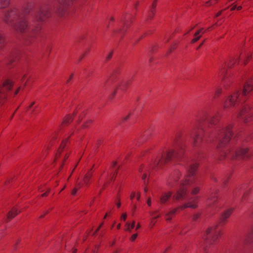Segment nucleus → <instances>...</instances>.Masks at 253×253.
Masks as SVG:
<instances>
[{"mask_svg": "<svg viewBox=\"0 0 253 253\" xmlns=\"http://www.w3.org/2000/svg\"><path fill=\"white\" fill-rule=\"evenodd\" d=\"M172 196V192L168 191L164 192L160 196L159 198V202L161 205H165L167 202L170 200V197Z\"/></svg>", "mask_w": 253, "mask_h": 253, "instance_id": "obj_18", "label": "nucleus"}, {"mask_svg": "<svg viewBox=\"0 0 253 253\" xmlns=\"http://www.w3.org/2000/svg\"><path fill=\"white\" fill-rule=\"evenodd\" d=\"M133 19L134 17L129 13H126L121 18L120 21L123 23V26L119 30L114 31V34L120 35L121 40L123 38L127 29L130 27Z\"/></svg>", "mask_w": 253, "mask_h": 253, "instance_id": "obj_8", "label": "nucleus"}, {"mask_svg": "<svg viewBox=\"0 0 253 253\" xmlns=\"http://www.w3.org/2000/svg\"><path fill=\"white\" fill-rule=\"evenodd\" d=\"M102 143H103V140L101 139H99L97 140V145L100 146V145H101L102 144Z\"/></svg>", "mask_w": 253, "mask_h": 253, "instance_id": "obj_62", "label": "nucleus"}, {"mask_svg": "<svg viewBox=\"0 0 253 253\" xmlns=\"http://www.w3.org/2000/svg\"><path fill=\"white\" fill-rule=\"evenodd\" d=\"M200 215H201L200 213H198L194 214L193 216V219H192L193 221H197V220L198 218H199V217H200Z\"/></svg>", "mask_w": 253, "mask_h": 253, "instance_id": "obj_48", "label": "nucleus"}, {"mask_svg": "<svg viewBox=\"0 0 253 253\" xmlns=\"http://www.w3.org/2000/svg\"><path fill=\"white\" fill-rule=\"evenodd\" d=\"M126 217H127L126 213H125L122 214L121 218H122V219H123V220L125 221V220H126Z\"/></svg>", "mask_w": 253, "mask_h": 253, "instance_id": "obj_59", "label": "nucleus"}, {"mask_svg": "<svg viewBox=\"0 0 253 253\" xmlns=\"http://www.w3.org/2000/svg\"><path fill=\"white\" fill-rule=\"evenodd\" d=\"M178 211L177 209L175 208L172 209L171 211L168 212V216L170 215L172 217L174 216L176 213Z\"/></svg>", "mask_w": 253, "mask_h": 253, "instance_id": "obj_36", "label": "nucleus"}, {"mask_svg": "<svg viewBox=\"0 0 253 253\" xmlns=\"http://www.w3.org/2000/svg\"><path fill=\"white\" fill-rule=\"evenodd\" d=\"M200 191V188L199 187H196L193 188V189L191 191V194L193 195H196L199 193Z\"/></svg>", "mask_w": 253, "mask_h": 253, "instance_id": "obj_41", "label": "nucleus"}, {"mask_svg": "<svg viewBox=\"0 0 253 253\" xmlns=\"http://www.w3.org/2000/svg\"><path fill=\"white\" fill-rule=\"evenodd\" d=\"M68 157H69V155L67 154V155H66V156H65V158H64V160H63V164H62V165L61 166V167H60V169H61L63 168V165H64V162H65V161L66 160V159L68 158Z\"/></svg>", "mask_w": 253, "mask_h": 253, "instance_id": "obj_60", "label": "nucleus"}, {"mask_svg": "<svg viewBox=\"0 0 253 253\" xmlns=\"http://www.w3.org/2000/svg\"><path fill=\"white\" fill-rule=\"evenodd\" d=\"M131 115V113H129L128 115H127L126 116L124 117L122 119V120L120 121V124L122 123L125 122L127 121L128 119L130 118V116Z\"/></svg>", "mask_w": 253, "mask_h": 253, "instance_id": "obj_39", "label": "nucleus"}, {"mask_svg": "<svg viewBox=\"0 0 253 253\" xmlns=\"http://www.w3.org/2000/svg\"><path fill=\"white\" fill-rule=\"evenodd\" d=\"M137 237V233L133 234L130 239V241L132 242L134 241L136 239Z\"/></svg>", "mask_w": 253, "mask_h": 253, "instance_id": "obj_52", "label": "nucleus"}, {"mask_svg": "<svg viewBox=\"0 0 253 253\" xmlns=\"http://www.w3.org/2000/svg\"><path fill=\"white\" fill-rule=\"evenodd\" d=\"M135 196V193L134 192H132L131 193V195L130 196V198L131 200H132L134 197Z\"/></svg>", "mask_w": 253, "mask_h": 253, "instance_id": "obj_61", "label": "nucleus"}, {"mask_svg": "<svg viewBox=\"0 0 253 253\" xmlns=\"http://www.w3.org/2000/svg\"><path fill=\"white\" fill-rule=\"evenodd\" d=\"M155 12L156 11L154 10L151 9L148 15V19H152L155 14Z\"/></svg>", "mask_w": 253, "mask_h": 253, "instance_id": "obj_34", "label": "nucleus"}, {"mask_svg": "<svg viewBox=\"0 0 253 253\" xmlns=\"http://www.w3.org/2000/svg\"><path fill=\"white\" fill-rule=\"evenodd\" d=\"M73 76H74V74H72L70 75L69 79L67 81V82H66L67 84H68L70 82V81L72 79Z\"/></svg>", "mask_w": 253, "mask_h": 253, "instance_id": "obj_63", "label": "nucleus"}, {"mask_svg": "<svg viewBox=\"0 0 253 253\" xmlns=\"http://www.w3.org/2000/svg\"><path fill=\"white\" fill-rule=\"evenodd\" d=\"M20 212V211H18V209L16 208H12L11 210L9 211L8 212L5 221L7 222H9L12 218L15 217Z\"/></svg>", "mask_w": 253, "mask_h": 253, "instance_id": "obj_19", "label": "nucleus"}, {"mask_svg": "<svg viewBox=\"0 0 253 253\" xmlns=\"http://www.w3.org/2000/svg\"><path fill=\"white\" fill-rule=\"evenodd\" d=\"M19 55L20 51L17 49H14L11 52L9 57L7 59V64L9 68L12 67L13 63L17 60Z\"/></svg>", "mask_w": 253, "mask_h": 253, "instance_id": "obj_14", "label": "nucleus"}, {"mask_svg": "<svg viewBox=\"0 0 253 253\" xmlns=\"http://www.w3.org/2000/svg\"><path fill=\"white\" fill-rule=\"evenodd\" d=\"M116 166H117V162H113L112 166V175L110 176L109 180L107 182H109V181H110V180H114L115 178L116 177L117 173H118V170L119 169V168H116Z\"/></svg>", "mask_w": 253, "mask_h": 253, "instance_id": "obj_22", "label": "nucleus"}, {"mask_svg": "<svg viewBox=\"0 0 253 253\" xmlns=\"http://www.w3.org/2000/svg\"><path fill=\"white\" fill-rule=\"evenodd\" d=\"M220 160H222L227 156L231 157L232 159H235L241 157L242 158H248L252 155V153L248 148H239L235 151L230 150L228 154L226 152H220Z\"/></svg>", "mask_w": 253, "mask_h": 253, "instance_id": "obj_6", "label": "nucleus"}, {"mask_svg": "<svg viewBox=\"0 0 253 253\" xmlns=\"http://www.w3.org/2000/svg\"><path fill=\"white\" fill-rule=\"evenodd\" d=\"M181 176L180 172L178 170H175L171 172L167 180V185L170 187H174L179 179Z\"/></svg>", "mask_w": 253, "mask_h": 253, "instance_id": "obj_12", "label": "nucleus"}, {"mask_svg": "<svg viewBox=\"0 0 253 253\" xmlns=\"http://www.w3.org/2000/svg\"><path fill=\"white\" fill-rule=\"evenodd\" d=\"M115 87H118V89H121L122 91L126 90L128 87L125 81L121 82L118 84L115 85Z\"/></svg>", "mask_w": 253, "mask_h": 253, "instance_id": "obj_26", "label": "nucleus"}, {"mask_svg": "<svg viewBox=\"0 0 253 253\" xmlns=\"http://www.w3.org/2000/svg\"><path fill=\"white\" fill-rule=\"evenodd\" d=\"M50 16V12L47 6L41 7L35 14V18L39 22L45 21Z\"/></svg>", "mask_w": 253, "mask_h": 253, "instance_id": "obj_10", "label": "nucleus"}, {"mask_svg": "<svg viewBox=\"0 0 253 253\" xmlns=\"http://www.w3.org/2000/svg\"><path fill=\"white\" fill-rule=\"evenodd\" d=\"M151 132H152L151 129H149L145 131L144 132L143 136L141 137L138 139L136 144V145H140L144 141H146L148 139V136L151 134Z\"/></svg>", "mask_w": 253, "mask_h": 253, "instance_id": "obj_21", "label": "nucleus"}, {"mask_svg": "<svg viewBox=\"0 0 253 253\" xmlns=\"http://www.w3.org/2000/svg\"><path fill=\"white\" fill-rule=\"evenodd\" d=\"M234 209L231 208L225 210L221 214L219 223L224 225L227 221V219L231 216L233 213Z\"/></svg>", "mask_w": 253, "mask_h": 253, "instance_id": "obj_15", "label": "nucleus"}, {"mask_svg": "<svg viewBox=\"0 0 253 253\" xmlns=\"http://www.w3.org/2000/svg\"><path fill=\"white\" fill-rule=\"evenodd\" d=\"M13 86V83L9 80H6L3 84V86H0V105L4 104L6 100L8 93Z\"/></svg>", "mask_w": 253, "mask_h": 253, "instance_id": "obj_9", "label": "nucleus"}, {"mask_svg": "<svg viewBox=\"0 0 253 253\" xmlns=\"http://www.w3.org/2000/svg\"><path fill=\"white\" fill-rule=\"evenodd\" d=\"M125 82L126 83V85L127 86V87H128V86H129V85L131 84L132 82V79L131 78V79H128L127 81H125Z\"/></svg>", "mask_w": 253, "mask_h": 253, "instance_id": "obj_53", "label": "nucleus"}, {"mask_svg": "<svg viewBox=\"0 0 253 253\" xmlns=\"http://www.w3.org/2000/svg\"><path fill=\"white\" fill-rule=\"evenodd\" d=\"M80 188V186H79V188H77V187H75L73 190L72 191V195H75L78 190Z\"/></svg>", "mask_w": 253, "mask_h": 253, "instance_id": "obj_51", "label": "nucleus"}, {"mask_svg": "<svg viewBox=\"0 0 253 253\" xmlns=\"http://www.w3.org/2000/svg\"><path fill=\"white\" fill-rule=\"evenodd\" d=\"M118 87H115L114 91L109 96L108 99L109 100H112L115 98L118 90Z\"/></svg>", "mask_w": 253, "mask_h": 253, "instance_id": "obj_28", "label": "nucleus"}, {"mask_svg": "<svg viewBox=\"0 0 253 253\" xmlns=\"http://www.w3.org/2000/svg\"><path fill=\"white\" fill-rule=\"evenodd\" d=\"M178 211L177 209L175 208L172 209L171 211L168 212V216L170 215L172 217L174 216L176 213Z\"/></svg>", "mask_w": 253, "mask_h": 253, "instance_id": "obj_37", "label": "nucleus"}, {"mask_svg": "<svg viewBox=\"0 0 253 253\" xmlns=\"http://www.w3.org/2000/svg\"><path fill=\"white\" fill-rule=\"evenodd\" d=\"M217 228V225H215L209 227L206 230L204 238L207 246L216 244L218 242L220 231Z\"/></svg>", "mask_w": 253, "mask_h": 253, "instance_id": "obj_7", "label": "nucleus"}, {"mask_svg": "<svg viewBox=\"0 0 253 253\" xmlns=\"http://www.w3.org/2000/svg\"><path fill=\"white\" fill-rule=\"evenodd\" d=\"M253 90V81L250 80L245 83L242 92L237 91L229 96L225 100L224 108L228 109L236 107L240 104L243 105V103L248 98L251 92Z\"/></svg>", "mask_w": 253, "mask_h": 253, "instance_id": "obj_5", "label": "nucleus"}, {"mask_svg": "<svg viewBox=\"0 0 253 253\" xmlns=\"http://www.w3.org/2000/svg\"><path fill=\"white\" fill-rule=\"evenodd\" d=\"M249 191L248 190H246L244 192L243 195L242 196V201L245 200L246 199L247 197H248V196L249 195Z\"/></svg>", "mask_w": 253, "mask_h": 253, "instance_id": "obj_44", "label": "nucleus"}, {"mask_svg": "<svg viewBox=\"0 0 253 253\" xmlns=\"http://www.w3.org/2000/svg\"><path fill=\"white\" fill-rule=\"evenodd\" d=\"M203 28H201L200 29H199L197 32H196L194 34V36L195 37L199 36L198 35L201 33V32L203 31Z\"/></svg>", "mask_w": 253, "mask_h": 253, "instance_id": "obj_56", "label": "nucleus"}, {"mask_svg": "<svg viewBox=\"0 0 253 253\" xmlns=\"http://www.w3.org/2000/svg\"><path fill=\"white\" fill-rule=\"evenodd\" d=\"M149 169L148 167L144 165H141L139 168L138 171L140 173H142L141 179L143 181L144 185H147L148 182L146 181V179L147 177Z\"/></svg>", "mask_w": 253, "mask_h": 253, "instance_id": "obj_17", "label": "nucleus"}, {"mask_svg": "<svg viewBox=\"0 0 253 253\" xmlns=\"http://www.w3.org/2000/svg\"><path fill=\"white\" fill-rule=\"evenodd\" d=\"M158 212H159V211L157 210V211H154L151 212L150 213V214L151 215H155L157 214Z\"/></svg>", "mask_w": 253, "mask_h": 253, "instance_id": "obj_64", "label": "nucleus"}, {"mask_svg": "<svg viewBox=\"0 0 253 253\" xmlns=\"http://www.w3.org/2000/svg\"><path fill=\"white\" fill-rule=\"evenodd\" d=\"M199 164L197 162L191 164L187 169V174L180 185L179 189L172 196L173 202L186 199L188 194V186L193 184L196 180V172Z\"/></svg>", "mask_w": 253, "mask_h": 253, "instance_id": "obj_4", "label": "nucleus"}, {"mask_svg": "<svg viewBox=\"0 0 253 253\" xmlns=\"http://www.w3.org/2000/svg\"><path fill=\"white\" fill-rule=\"evenodd\" d=\"M4 45V38L3 36L0 34V49H2Z\"/></svg>", "mask_w": 253, "mask_h": 253, "instance_id": "obj_32", "label": "nucleus"}, {"mask_svg": "<svg viewBox=\"0 0 253 253\" xmlns=\"http://www.w3.org/2000/svg\"><path fill=\"white\" fill-rule=\"evenodd\" d=\"M60 6L57 9V12L59 16H62L65 13L68 6L70 5L73 0H57Z\"/></svg>", "mask_w": 253, "mask_h": 253, "instance_id": "obj_13", "label": "nucleus"}, {"mask_svg": "<svg viewBox=\"0 0 253 253\" xmlns=\"http://www.w3.org/2000/svg\"><path fill=\"white\" fill-rule=\"evenodd\" d=\"M176 48V44H173L171 47L169 48V50L168 53H167V55H168L169 54H170L172 51H173L174 50H175Z\"/></svg>", "mask_w": 253, "mask_h": 253, "instance_id": "obj_45", "label": "nucleus"}, {"mask_svg": "<svg viewBox=\"0 0 253 253\" xmlns=\"http://www.w3.org/2000/svg\"><path fill=\"white\" fill-rule=\"evenodd\" d=\"M221 92H222V89L221 88H217V89L216 90V91L214 93L213 98H215L216 97H218L221 94Z\"/></svg>", "mask_w": 253, "mask_h": 253, "instance_id": "obj_31", "label": "nucleus"}, {"mask_svg": "<svg viewBox=\"0 0 253 253\" xmlns=\"http://www.w3.org/2000/svg\"><path fill=\"white\" fill-rule=\"evenodd\" d=\"M245 187V186H240V187H237L236 189L234 190V191H233V196H237L238 195V193L239 192V191L242 190V189H244V187Z\"/></svg>", "mask_w": 253, "mask_h": 253, "instance_id": "obj_29", "label": "nucleus"}, {"mask_svg": "<svg viewBox=\"0 0 253 253\" xmlns=\"http://www.w3.org/2000/svg\"><path fill=\"white\" fill-rule=\"evenodd\" d=\"M157 0H154L151 6V9L154 10L156 11V7L157 6Z\"/></svg>", "mask_w": 253, "mask_h": 253, "instance_id": "obj_47", "label": "nucleus"}, {"mask_svg": "<svg viewBox=\"0 0 253 253\" xmlns=\"http://www.w3.org/2000/svg\"><path fill=\"white\" fill-rule=\"evenodd\" d=\"M93 171L92 169H91L85 175L84 178V183L86 185H88L89 182V180L92 175Z\"/></svg>", "mask_w": 253, "mask_h": 253, "instance_id": "obj_23", "label": "nucleus"}, {"mask_svg": "<svg viewBox=\"0 0 253 253\" xmlns=\"http://www.w3.org/2000/svg\"><path fill=\"white\" fill-rule=\"evenodd\" d=\"M165 218L167 221H169L172 219V216L169 215L168 216V213L165 215Z\"/></svg>", "mask_w": 253, "mask_h": 253, "instance_id": "obj_55", "label": "nucleus"}, {"mask_svg": "<svg viewBox=\"0 0 253 253\" xmlns=\"http://www.w3.org/2000/svg\"><path fill=\"white\" fill-rule=\"evenodd\" d=\"M185 147L184 141L179 140L178 137H176L174 149L163 152L161 155L158 156L151 166L152 169L158 170L163 169L164 165L169 162L181 160L184 155Z\"/></svg>", "mask_w": 253, "mask_h": 253, "instance_id": "obj_3", "label": "nucleus"}, {"mask_svg": "<svg viewBox=\"0 0 253 253\" xmlns=\"http://www.w3.org/2000/svg\"><path fill=\"white\" fill-rule=\"evenodd\" d=\"M178 211L177 209L175 208L172 209L171 211L168 212V216L170 215L172 217L174 216L176 213Z\"/></svg>", "mask_w": 253, "mask_h": 253, "instance_id": "obj_38", "label": "nucleus"}, {"mask_svg": "<svg viewBox=\"0 0 253 253\" xmlns=\"http://www.w3.org/2000/svg\"><path fill=\"white\" fill-rule=\"evenodd\" d=\"M250 109L251 108L248 104L243 105L242 110L238 114V118H242L245 123L253 121V116L249 113Z\"/></svg>", "mask_w": 253, "mask_h": 253, "instance_id": "obj_11", "label": "nucleus"}, {"mask_svg": "<svg viewBox=\"0 0 253 253\" xmlns=\"http://www.w3.org/2000/svg\"><path fill=\"white\" fill-rule=\"evenodd\" d=\"M118 81V76L116 73H114L104 83V86L105 88H109L114 86V84Z\"/></svg>", "mask_w": 253, "mask_h": 253, "instance_id": "obj_16", "label": "nucleus"}, {"mask_svg": "<svg viewBox=\"0 0 253 253\" xmlns=\"http://www.w3.org/2000/svg\"><path fill=\"white\" fill-rule=\"evenodd\" d=\"M113 54V51H111V52H110L106 57V60L107 61L110 60L111 59V58L112 57Z\"/></svg>", "mask_w": 253, "mask_h": 253, "instance_id": "obj_46", "label": "nucleus"}, {"mask_svg": "<svg viewBox=\"0 0 253 253\" xmlns=\"http://www.w3.org/2000/svg\"><path fill=\"white\" fill-rule=\"evenodd\" d=\"M219 74H221V75H223V80L224 81H225V74H226V69L225 68H222L221 70L219 72Z\"/></svg>", "mask_w": 253, "mask_h": 253, "instance_id": "obj_42", "label": "nucleus"}, {"mask_svg": "<svg viewBox=\"0 0 253 253\" xmlns=\"http://www.w3.org/2000/svg\"><path fill=\"white\" fill-rule=\"evenodd\" d=\"M68 139H69V137L67 138V139H66L65 140H63L62 142V143L57 151V152L56 153V157H58L60 156V154H61V152L62 151V150H63V149L64 148V147L66 145V143L68 141Z\"/></svg>", "mask_w": 253, "mask_h": 253, "instance_id": "obj_25", "label": "nucleus"}, {"mask_svg": "<svg viewBox=\"0 0 253 253\" xmlns=\"http://www.w3.org/2000/svg\"><path fill=\"white\" fill-rule=\"evenodd\" d=\"M35 104V102H32L31 104L29 106V107H28L27 111H28L29 109H32Z\"/></svg>", "mask_w": 253, "mask_h": 253, "instance_id": "obj_58", "label": "nucleus"}, {"mask_svg": "<svg viewBox=\"0 0 253 253\" xmlns=\"http://www.w3.org/2000/svg\"><path fill=\"white\" fill-rule=\"evenodd\" d=\"M126 230L129 231V232H130L131 231V229H130V223H128V222H127L126 223Z\"/></svg>", "mask_w": 253, "mask_h": 253, "instance_id": "obj_57", "label": "nucleus"}, {"mask_svg": "<svg viewBox=\"0 0 253 253\" xmlns=\"http://www.w3.org/2000/svg\"><path fill=\"white\" fill-rule=\"evenodd\" d=\"M198 199V197H195L190 198L189 199V201H191L192 203L196 204L197 203Z\"/></svg>", "mask_w": 253, "mask_h": 253, "instance_id": "obj_50", "label": "nucleus"}, {"mask_svg": "<svg viewBox=\"0 0 253 253\" xmlns=\"http://www.w3.org/2000/svg\"><path fill=\"white\" fill-rule=\"evenodd\" d=\"M73 117L71 115H66L63 119L61 126L68 125L73 121Z\"/></svg>", "mask_w": 253, "mask_h": 253, "instance_id": "obj_24", "label": "nucleus"}, {"mask_svg": "<svg viewBox=\"0 0 253 253\" xmlns=\"http://www.w3.org/2000/svg\"><path fill=\"white\" fill-rule=\"evenodd\" d=\"M3 20L5 23L21 34L20 38L26 45L34 42L36 36L41 30L40 25L28 28L26 19L20 11L15 8L5 11Z\"/></svg>", "mask_w": 253, "mask_h": 253, "instance_id": "obj_2", "label": "nucleus"}, {"mask_svg": "<svg viewBox=\"0 0 253 253\" xmlns=\"http://www.w3.org/2000/svg\"><path fill=\"white\" fill-rule=\"evenodd\" d=\"M217 1V0H210L206 2V6H210L211 5L215 4Z\"/></svg>", "mask_w": 253, "mask_h": 253, "instance_id": "obj_35", "label": "nucleus"}, {"mask_svg": "<svg viewBox=\"0 0 253 253\" xmlns=\"http://www.w3.org/2000/svg\"><path fill=\"white\" fill-rule=\"evenodd\" d=\"M10 3V0H0V8H4Z\"/></svg>", "mask_w": 253, "mask_h": 253, "instance_id": "obj_27", "label": "nucleus"}, {"mask_svg": "<svg viewBox=\"0 0 253 253\" xmlns=\"http://www.w3.org/2000/svg\"><path fill=\"white\" fill-rule=\"evenodd\" d=\"M218 192V190H215L214 192H212L211 193L208 200V202L209 206H211L215 204L218 199V196L216 195Z\"/></svg>", "mask_w": 253, "mask_h": 253, "instance_id": "obj_20", "label": "nucleus"}, {"mask_svg": "<svg viewBox=\"0 0 253 253\" xmlns=\"http://www.w3.org/2000/svg\"><path fill=\"white\" fill-rule=\"evenodd\" d=\"M159 217H160V214H158L155 216H154L152 219V221H151V222H153V225L155 224L156 221H155L154 220H156V219H157L158 218H159Z\"/></svg>", "mask_w": 253, "mask_h": 253, "instance_id": "obj_54", "label": "nucleus"}, {"mask_svg": "<svg viewBox=\"0 0 253 253\" xmlns=\"http://www.w3.org/2000/svg\"><path fill=\"white\" fill-rule=\"evenodd\" d=\"M236 61H238V62H239V59L237 58L236 59H235L234 58H232V59L230 60V62L228 63V66L229 67H231L232 66L234 65V64L236 63Z\"/></svg>", "mask_w": 253, "mask_h": 253, "instance_id": "obj_30", "label": "nucleus"}, {"mask_svg": "<svg viewBox=\"0 0 253 253\" xmlns=\"http://www.w3.org/2000/svg\"><path fill=\"white\" fill-rule=\"evenodd\" d=\"M201 37V36H196L195 38L192 40L191 42L194 43L197 42Z\"/></svg>", "mask_w": 253, "mask_h": 253, "instance_id": "obj_49", "label": "nucleus"}, {"mask_svg": "<svg viewBox=\"0 0 253 253\" xmlns=\"http://www.w3.org/2000/svg\"><path fill=\"white\" fill-rule=\"evenodd\" d=\"M219 120L218 115L210 117L207 113H204L200 119L194 122L191 126V137L193 138V145L195 147L199 146L203 140V135H209L210 138L214 137L218 139L219 142L217 148L219 149L226 145L233 135L232 125L219 127L215 132L211 133V131L204 130L203 126L207 125H215Z\"/></svg>", "mask_w": 253, "mask_h": 253, "instance_id": "obj_1", "label": "nucleus"}, {"mask_svg": "<svg viewBox=\"0 0 253 253\" xmlns=\"http://www.w3.org/2000/svg\"><path fill=\"white\" fill-rule=\"evenodd\" d=\"M186 208H188L187 203H186V204H185L183 205L179 206L177 207H176V209H177L178 211L179 210H184V209H185Z\"/></svg>", "mask_w": 253, "mask_h": 253, "instance_id": "obj_40", "label": "nucleus"}, {"mask_svg": "<svg viewBox=\"0 0 253 253\" xmlns=\"http://www.w3.org/2000/svg\"><path fill=\"white\" fill-rule=\"evenodd\" d=\"M188 208L191 209H196L197 208L198 206L197 204L192 203L191 201H188L187 202Z\"/></svg>", "mask_w": 253, "mask_h": 253, "instance_id": "obj_33", "label": "nucleus"}, {"mask_svg": "<svg viewBox=\"0 0 253 253\" xmlns=\"http://www.w3.org/2000/svg\"><path fill=\"white\" fill-rule=\"evenodd\" d=\"M252 58V54L251 53H248L247 55V59L244 61V64L246 65L248 61L251 59Z\"/></svg>", "mask_w": 253, "mask_h": 253, "instance_id": "obj_43", "label": "nucleus"}]
</instances>
